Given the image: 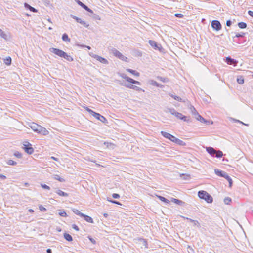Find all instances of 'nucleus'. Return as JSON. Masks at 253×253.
Instances as JSON below:
<instances>
[{
  "label": "nucleus",
  "mask_w": 253,
  "mask_h": 253,
  "mask_svg": "<svg viewBox=\"0 0 253 253\" xmlns=\"http://www.w3.org/2000/svg\"><path fill=\"white\" fill-rule=\"evenodd\" d=\"M28 126L34 132L42 134L44 135H46L49 133L48 131L45 128L34 122L29 123Z\"/></svg>",
  "instance_id": "obj_1"
},
{
  "label": "nucleus",
  "mask_w": 253,
  "mask_h": 253,
  "mask_svg": "<svg viewBox=\"0 0 253 253\" xmlns=\"http://www.w3.org/2000/svg\"><path fill=\"white\" fill-rule=\"evenodd\" d=\"M49 51L59 57L64 58L68 61H73V58L70 55L67 54L66 52L61 49L52 47L49 48Z\"/></svg>",
  "instance_id": "obj_2"
},
{
  "label": "nucleus",
  "mask_w": 253,
  "mask_h": 253,
  "mask_svg": "<svg viewBox=\"0 0 253 253\" xmlns=\"http://www.w3.org/2000/svg\"><path fill=\"white\" fill-rule=\"evenodd\" d=\"M198 196L200 199L205 200L208 203H211L213 201L212 196L205 191H199L198 192Z\"/></svg>",
  "instance_id": "obj_3"
},
{
  "label": "nucleus",
  "mask_w": 253,
  "mask_h": 253,
  "mask_svg": "<svg viewBox=\"0 0 253 253\" xmlns=\"http://www.w3.org/2000/svg\"><path fill=\"white\" fill-rule=\"evenodd\" d=\"M110 53L123 61H126L127 59V57L124 56L121 52H120L115 48L112 47L110 48Z\"/></svg>",
  "instance_id": "obj_4"
},
{
  "label": "nucleus",
  "mask_w": 253,
  "mask_h": 253,
  "mask_svg": "<svg viewBox=\"0 0 253 253\" xmlns=\"http://www.w3.org/2000/svg\"><path fill=\"white\" fill-rule=\"evenodd\" d=\"M168 111L169 113H170L172 115H174L177 118L183 120L185 122H188V120H187V116L183 115L181 113L177 112L173 108H169Z\"/></svg>",
  "instance_id": "obj_5"
},
{
  "label": "nucleus",
  "mask_w": 253,
  "mask_h": 253,
  "mask_svg": "<svg viewBox=\"0 0 253 253\" xmlns=\"http://www.w3.org/2000/svg\"><path fill=\"white\" fill-rule=\"evenodd\" d=\"M89 55L93 58L96 59L97 60L100 62L101 63L104 64H108V61L107 59L105 58L102 57L99 55L94 54L93 53H89Z\"/></svg>",
  "instance_id": "obj_6"
},
{
  "label": "nucleus",
  "mask_w": 253,
  "mask_h": 253,
  "mask_svg": "<svg viewBox=\"0 0 253 253\" xmlns=\"http://www.w3.org/2000/svg\"><path fill=\"white\" fill-rule=\"evenodd\" d=\"M148 42L150 45L154 48V49L162 51V50L163 49L162 47L160 44H158L155 41L153 40H149Z\"/></svg>",
  "instance_id": "obj_7"
},
{
  "label": "nucleus",
  "mask_w": 253,
  "mask_h": 253,
  "mask_svg": "<svg viewBox=\"0 0 253 253\" xmlns=\"http://www.w3.org/2000/svg\"><path fill=\"white\" fill-rule=\"evenodd\" d=\"M27 144H24L23 149L25 151L29 154H32L34 152V149L31 147V144L28 142H26Z\"/></svg>",
  "instance_id": "obj_8"
},
{
  "label": "nucleus",
  "mask_w": 253,
  "mask_h": 253,
  "mask_svg": "<svg viewBox=\"0 0 253 253\" xmlns=\"http://www.w3.org/2000/svg\"><path fill=\"white\" fill-rule=\"evenodd\" d=\"M120 84L121 85H124V86H126V87L130 88V89H134L136 91L144 92V90L142 89L141 88H140L138 86L131 84H124L123 83H120Z\"/></svg>",
  "instance_id": "obj_9"
},
{
  "label": "nucleus",
  "mask_w": 253,
  "mask_h": 253,
  "mask_svg": "<svg viewBox=\"0 0 253 253\" xmlns=\"http://www.w3.org/2000/svg\"><path fill=\"white\" fill-rule=\"evenodd\" d=\"M211 25L212 28L216 31H219L221 29V24L218 20H213L211 22Z\"/></svg>",
  "instance_id": "obj_10"
},
{
  "label": "nucleus",
  "mask_w": 253,
  "mask_h": 253,
  "mask_svg": "<svg viewBox=\"0 0 253 253\" xmlns=\"http://www.w3.org/2000/svg\"><path fill=\"white\" fill-rule=\"evenodd\" d=\"M161 133L165 138L170 140L173 142H174V139L176 138L174 136L164 131H161Z\"/></svg>",
  "instance_id": "obj_11"
},
{
  "label": "nucleus",
  "mask_w": 253,
  "mask_h": 253,
  "mask_svg": "<svg viewBox=\"0 0 253 253\" xmlns=\"http://www.w3.org/2000/svg\"><path fill=\"white\" fill-rule=\"evenodd\" d=\"M93 116L95 118H96L97 119H98V120H100L102 123H107V120H106V119L104 116H103L102 115H101V114H100L99 113L95 112L94 115H93Z\"/></svg>",
  "instance_id": "obj_12"
},
{
  "label": "nucleus",
  "mask_w": 253,
  "mask_h": 253,
  "mask_svg": "<svg viewBox=\"0 0 253 253\" xmlns=\"http://www.w3.org/2000/svg\"><path fill=\"white\" fill-rule=\"evenodd\" d=\"M75 1L77 2V3L81 6L82 8H83L84 9H85L87 12H89L90 13H92L93 11L92 10H91L90 8H89L86 5L84 4L83 2L80 1L79 0H75Z\"/></svg>",
  "instance_id": "obj_13"
},
{
  "label": "nucleus",
  "mask_w": 253,
  "mask_h": 253,
  "mask_svg": "<svg viewBox=\"0 0 253 253\" xmlns=\"http://www.w3.org/2000/svg\"><path fill=\"white\" fill-rule=\"evenodd\" d=\"M214 172L216 175L222 177H225V176H226V174H227L226 172L220 170L218 169H215Z\"/></svg>",
  "instance_id": "obj_14"
},
{
  "label": "nucleus",
  "mask_w": 253,
  "mask_h": 253,
  "mask_svg": "<svg viewBox=\"0 0 253 253\" xmlns=\"http://www.w3.org/2000/svg\"><path fill=\"white\" fill-rule=\"evenodd\" d=\"M206 150L209 154L212 156H214L215 153L216 152V150H215L213 148L211 147H207Z\"/></svg>",
  "instance_id": "obj_15"
},
{
  "label": "nucleus",
  "mask_w": 253,
  "mask_h": 253,
  "mask_svg": "<svg viewBox=\"0 0 253 253\" xmlns=\"http://www.w3.org/2000/svg\"><path fill=\"white\" fill-rule=\"evenodd\" d=\"M226 62L228 64L232 65L237 63V62L234 59L231 58L230 57H227L226 58Z\"/></svg>",
  "instance_id": "obj_16"
},
{
  "label": "nucleus",
  "mask_w": 253,
  "mask_h": 253,
  "mask_svg": "<svg viewBox=\"0 0 253 253\" xmlns=\"http://www.w3.org/2000/svg\"><path fill=\"white\" fill-rule=\"evenodd\" d=\"M82 217H83L84 218V219L87 222L91 223H93V219L91 217H90L88 215L83 214V216H82Z\"/></svg>",
  "instance_id": "obj_17"
},
{
  "label": "nucleus",
  "mask_w": 253,
  "mask_h": 253,
  "mask_svg": "<svg viewBox=\"0 0 253 253\" xmlns=\"http://www.w3.org/2000/svg\"><path fill=\"white\" fill-rule=\"evenodd\" d=\"M171 201L172 202H173V203H174L177 205H182L183 204H184L185 203L184 202H183L181 200H178V199H177L175 198H171Z\"/></svg>",
  "instance_id": "obj_18"
},
{
  "label": "nucleus",
  "mask_w": 253,
  "mask_h": 253,
  "mask_svg": "<svg viewBox=\"0 0 253 253\" xmlns=\"http://www.w3.org/2000/svg\"><path fill=\"white\" fill-rule=\"evenodd\" d=\"M24 6L26 8L29 9L31 11L33 12H37V10L35 8L31 6L29 4L27 3H24Z\"/></svg>",
  "instance_id": "obj_19"
},
{
  "label": "nucleus",
  "mask_w": 253,
  "mask_h": 253,
  "mask_svg": "<svg viewBox=\"0 0 253 253\" xmlns=\"http://www.w3.org/2000/svg\"><path fill=\"white\" fill-rule=\"evenodd\" d=\"M189 109L191 110V113H192V114H193L194 115H195V116H197V115L199 114V113L197 112V110H196V109L194 108V107L193 106H192V105L189 104Z\"/></svg>",
  "instance_id": "obj_20"
},
{
  "label": "nucleus",
  "mask_w": 253,
  "mask_h": 253,
  "mask_svg": "<svg viewBox=\"0 0 253 253\" xmlns=\"http://www.w3.org/2000/svg\"><path fill=\"white\" fill-rule=\"evenodd\" d=\"M56 192L61 196L68 197L69 194L67 193H65L60 189H57Z\"/></svg>",
  "instance_id": "obj_21"
},
{
  "label": "nucleus",
  "mask_w": 253,
  "mask_h": 253,
  "mask_svg": "<svg viewBox=\"0 0 253 253\" xmlns=\"http://www.w3.org/2000/svg\"><path fill=\"white\" fill-rule=\"evenodd\" d=\"M174 142L178 144L180 146H185L186 145V143L184 141L177 138H176L175 139H174Z\"/></svg>",
  "instance_id": "obj_22"
},
{
  "label": "nucleus",
  "mask_w": 253,
  "mask_h": 253,
  "mask_svg": "<svg viewBox=\"0 0 253 253\" xmlns=\"http://www.w3.org/2000/svg\"><path fill=\"white\" fill-rule=\"evenodd\" d=\"M169 95L172 97L173 99H174L175 100H177L179 102H185V100H182V98H181L180 97L178 96H176V95H175L174 94H169Z\"/></svg>",
  "instance_id": "obj_23"
},
{
  "label": "nucleus",
  "mask_w": 253,
  "mask_h": 253,
  "mask_svg": "<svg viewBox=\"0 0 253 253\" xmlns=\"http://www.w3.org/2000/svg\"><path fill=\"white\" fill-rule=\"evenodd\" d=\"M64 238L68 241H73V238L68 233H64Z\"/></svg>",
  "instance_id": "obj_24"
},
{
  "label": "nucleus",
  "mask_w": 253,
  "mask_h": 253,
  "mask_svg": "<svg viewBox=\"0 0 253 253\" xmlns=\"http://www.w3.org/2000/svg\"><path fill=\"white\" fill-rule=\"evenodd\" d=\"M126 70L127 72H128L131 73L132 74H133L136 76H139L140 75L139 73L136 72L135 70H133L131 69H127Z\"/></svg>",
  "instance_id": "obj_25"
},
{
  "label": "nucleus",
  "mask_w": 253,
  "mask_h": 253,
  "mask_svg": "<svg viewBox=\"0 0 253 253\" xmlns=\"http://www.w3.org/2000/svg\"><path fill=\"white\" fill-rule=\"evenodd\" d=\"M238 26L241 29H244L247 27V24L243 22H239L238 23Z\"/></svg>",
  "instance_id": "obj_26"
},
{
  "label": "nucleus",
  "mask_w": 253,
  "mask_h": 253,
  "mask_svg": "<svg viewBox=\"0 0 253 253\" xmlns=\"http://www.w3.org/2000/svg\"><path fill=\"white\" fill-rule=\"evenodd\" d=\"M197 120L200 121L201 122H205L206 120L203 118L199 114L195 116Z\"/></svg>",
  "instance_id": "obj_27"
},
{
  "label": "nucleus",
  "mask_w": 253,
  "mask_h": 253,
  "mask_svg": "<svg viewBox=\"0 0 253 253\" xmlns=\"http://www.w3.org/2000/svg\"><path fill=\"white\" fill-rule=\"evenodd\" d=\"M104 145L106 146L107 147L110 148V149H114L115 145L111 143L106 142H105L104 143Z\"/></svg>",
  "instance_id": "obj_28"
},
{
  "label": "nucleus",
  "mask_w": 253,
  "mask_h": 253,
  "mask_svg": "<svg viewBox=\"0 0 253 253\" xmlns=\"http://www.w3.org/2000/svg\"><path fill=\"white\" fill-rule=\"evenodd\" d=\"M62 39L64 41H68V42L70 41V39L68 37V35L66 33H64L63 34L62 37Z\"/></svg>",
  "instance_id": "obj_29"
},
{
  "label": "nucleus",
  "mask_w": 253,
  "mask_h": 253,
  "mask_svg": "<svg viewBox=\"0 0 253 253\" xmlns=\"http://www.w3.org/2000/svg\"><path fill=\"white\" fill-rule=\"evenodd\" d=\"M224 178L229 182V186L231 187L232 185V180L231 177L227 174Z\"/></svg>",
  "instance_id": "obj_30"
},
{
  "label": "nucleus",
  "mask_w": 253,
  "mask_h": 253,
  "mask_svg": "<svg viewBox=\"0 0 253 253\" xmlns=\"http://www.w3.org/2000/svg\"><path fill=\"white\" fill-rule=\"evenodd\" d=\"M120 76L123 78V79H125L126 81H127L128 82H130V80H131V78L128 77L125 74H121Z\"/></svg>",
  "instance_id": "obj_31"
},
{
  "label": "nucleus",
  "mask_w": 253,
  "mask_h": 253,
  "mask_svg": "<svg viewBox=\"0 0 253 253\" xmlns=\"http://www.w3.org/2000/svg\"><path fill=\"white\" fill-rule=\"evenodd\" d=\"M4 63L7 65H9L11 63V58L10 57H7L4 59Z\"/></svg>",
  "instance_id": "obj_32"
},
{
  "label": "nucleus",
  "mask_w": 253,
  "mask_h": 253,
  "mask_svg": "<svg viewBox=\"0 0 253 253\" xmlns=\"http://www.w3.org/2000/svg\"><path fill=\"white\" fill-rule=\"evenodd\" d=\"M158 197L161 201H163L166 203H169V200H168L167 199H166V198H165L164 197H163L162 196H158Z\"/></svg>",
  "instance_id": "obj_33"
},
{
  "label": "nucleus",
  "mask_w": 253,
  "mask_h": 253,
  "mask_svg": "<svg viewBox=\"0 0 253 253\" xmlns=\"http://www.w3.org/2000/svg\"><path fill=\"white\" fill-rule=\"evenodd\" d=\"M73 212L77 214V215H78L79 216H80L81 217H82V216H83V213L81 212L78 210L77 209H73Z\"/></svg>",
  "instance_id": "obj_34"
},
{
  "label": "nucleus",
  "mask_w": 253,
  "mask_h": 253,
  "mask_svg": "<svg viewBox=\"0 0 253 253\" xmlns=\"http://www.w3.org/2000/svg\"><path fill=\"white\" fill-rule=\"evenodd\" d=\"M237 81L238 83L240 84H244V78L242 76L238 77L237 79Z\"/></svg>",
  "instance_id": "obj_35"
},
{
  "label": "nucleus",
  "mask_w": 253,
  "mask_h": 253,
  "mask_svg": "<svg viewBox=\"0 0 253 253\" xmlns=\"http://www.w3.org/2000/svg\"><path fill=\"white\" fill-rule=\"evenodd\" d=\"M216 157L217 158H221L223 156V153L221 151L218 150L216 151V152L215 154Z\"/></svg>",
  "instance_id": "obj_36"
},
{
  "label": "nucleus",
  "mask_w": 253,
  "mask_h": 253,
  "mask_svg": "<svg viewBox=\"0 0 253 253\" xmlns=\"http://www.w3.org/2000/svg\"><path fill=\"white\" fill-rule=\"evenodd\" d=\"M54 179H55L56 180H57L60 182L65 181V180L63 178H61L58 175L56 174L54 175Z\"/></svg>",
  "instance_id": "obj_37"
},
{
  "label": "nucleus",
  "mask_w": 253,
  "mask_h": 253,
  "mask_svg": "<svg viewBox=\"0 0 253 253\" xmlns=\"http://www.w3.org/2000/svg\"><path fill=\"white\" fill-rule=\"evenodd\" d=\"M7 164L9 165L15 166L17 164V163L13 160H9L7 161Z\"/></svg>",
  "instance_id": "obj_38"
},
{
  "label": "nucleus",
  "mask_w": 253,
  "mask_h": 253,
  "mask_svg": "<svg viewBox=\"0 0 253 253\" xmlns=\"http://www.w3.org/2000/svg\"><path fill=\"white\" fill-rule=\"evenodd\" d=\"M0 35L3 38L6 39L7 38V35L0 28Z\"/></svg>",
  "instance_id": "obj_39"
},
{
  "label": "nucleus",
  "mask_w": 253,
  "mask_h": 253,
  "mask_svg": "<svg viewBox=\"0 0 253 253\" xmlns=\"http://www.w3.org/2000/svg\"><path fill=\"white\" fill-rule=\"evenodd\" d=\"M129 83H130L131 84H138V85H140L141 84V83L140 82L136 81V80H133L132 78L130 80V82Z\"/></svg>",
  "instance_id": "obj_40"
},
{
  "label": "nucleus",
  "mask_w": 253,
  "mask_h": 253,
  "mask_svg": "<svg viewBox=\"0 0 253 253\" xmlns=\"http://www.w3.org/2000/svg\"><path fill=\"white\" fill-rule=\"evenodd\" d=\"M85 109L86 111H87L89 114H90L92 116L94 115V114L95 113V112H94L93 110H92L91 109H89L87 107H86L85 108Z\"/></svg>",
  "instance_id": "obj_41"
},
{
  "label": "nucleus",
  "mask_w": 253,
  "mask_h": 253,
  "mask_svg": "<svg viewBox=\"0 0 253 253\" xmlns=\"http://www.w3.org/2000/svg\"><path fill=\"white\" fill-rule=\"evenodd\" d=\"M151 84L153 85H154V86H157V87H159L160 86V84L159 83H158L156 81H154V80H151Z\"/></svg>",
  "instance_id": "obj_42"
},
{
  "label": "nucleus",
  "mask_w": 253,
  "mask_h": 253,
  "mask_svg": "<svg viewBox=\"0 0 253 253\" xmlns=\"http://www.w3.org/2000/svg\"><path fill=\"white\" fill-rule=\"evenodd\" d=\"M14 155L18 158H21L22 157V154L21 153L17 151L14 153Z\"/></svg>",
  "instance_id": "obj_43"
},
{
  "label": "nucleus",
  "mask_w": 253,
  "mask_h": 253,
  "mask_svg": "<svg viewBox=\"0 0 253 253\" xmlns=\"http://www.w3.org/2000/svg\"><path fill=\"white\" fill-rule=\"evenodd\" d=\"M41 187L44 189H46V190H50V188L49 186H48V185L45 184H41Z\"/></svg>",
  "instance_id": "obj_44"
},
{
  "label": "nucleus",
  "mask_w": 253,
  "mask_h": 253,
  "mask_svg": "<svg viewBox=\"0 0 253 253\" xmlns=\"http://www.w3.org/2000/svg\"><path fill=\"white\" fill-rule=\"evenodd\" d=\"M245 35V33L241 32V33L236 34L235 35V37H237V38L243 37H244Z\"/></svg>",
  "instance_id": "obj_45"
},
{
  "label": "nucleus",
  "mask_w": 253,
  "mask_h": 253,
  "mask_svg": "<svg viewBox=\"0 0 253 253\" xmlns=\"http://www.w3.org/2000/svg\"><path fill=\"white\" fill-rule=\"evenodd\" d=\"M224 203L226 204H229V203L231 201V199L230 198H225L224 200Z\"/></svg>",
  "instance_id": "obj_46"
},
{
  "label": "nucleus",
  "mask_w": 253,
  "mask_h": 253,
  "mask_svg": "<svg viewBox=\"0 0 253 253\" xmlns=\"http://www.w3.org/2000/svg\"><path fill=\"white\" fill-rule=\"evenodd\" d=\"M80 24L84 25L85 27H88L89 26V24L85 22L84 21L82 20V21L80 22Z\"/></svg>",
  "instance_id": "obj_47"
},
{
  "label": "nucleus",
  "mask_w": 253,
  "mask_h": 253,
  "mask_svg": "<svg viewBox=\"0 0 253 253\" xmlns=\"http://www.w3.org/2000/svg\"><path fill=\"white\" fill-rule=\"evenodd\" d=\"M193 223L194 226H196L198 228L200 227V224L197 220H194Z\"/></svg>",
  "instance_id": "obj_48"
},
{
  "label": "nucleus",
  "mask_w": 253,
  "mask_h": 253,
  "mask_svg": "<svg viewBox=\"0 0 253 253\" xmlns=\"http://www.w3.org/2000/svg\"><path fill=\"white\" fill-rule=\"evenodd\" d=\"M39 210L42 211H46V209L45 208L43 207L42 205L39 206Z\"/></svg>",
  "instance_id": "obj_49"
},
{
  "label": "nucleus",
  "mask_w": 253,
  "mask_h": 253,
  "mask_svg": "<svg viewBox=\"0 0 253 253\" xmlns=\"http://www.w3.org/2000/svg\"><path fill=\"white\" fill-rule=\"evenodd\" d=\"M59 214L62 217H66L67 216L66 213L64 211L60 212Z\"/></svg>",
  "instance_id": "obj_50"
},
{
  "label": "nucleus",
  "mask_w": 253,
  "mask_h": 253,
  "mask_svg": "<svg viewBox=\"0 0 253 253\" xmlns=\"http://www.w3.org/2000/svg\"><path fill=\"white\" fill-rule=\"evenodd\" d=\"M112 197L115 199H118L120 198V195L118 194L117 193H114L112 195Z\"/></svg>",
  "instance_id": "obj_51"
},
{
  "label": "nucleus",
  "mask_w": 253,
  "mask_h": 253,
  "mask_svg": "<svg viewBox=\"0 0 253 253\" xmlns=\"http://www.w3.org/2000/svg\"><path fill=\"white\" fill-rule=\"evenodd\" d=\"M88 239L90 241V242L91 243H92L93 244H96V241H95V240L93 238H92L91 237H88Z\"/></svg>",
  "instance_id": "obj_52"
},
{
  "label": "nucleus",
  "mask_w": 253,
  "mask_h": 253,
  "mask_svg": "<svg viewBox=\"0 0 253 253\" xmlns=\"http://www.w3.org/2000/svg\"><path fill=\"white\" fill-rule=\"evenodd\" d=\"M72 228L76 231H79V228L76 224H73Z\"/></svg>",
  "instance_id": "obj_53"
},
{
  "label": "nucleus",
  "mask_w": 253,
  "mask_h": 253,
  "mask_svg": "<svg viewBox=\"0 0 253 253\" xmlns=\"http://www.w3.org/2000/svg\"><path fill=\"white\" fill-rule=\"evenodd\" d=\"M226 26H230L232 24V22L231 20H228L226 21Z\"/></svg>",
  "instance_id": "obj_54"
},
{
  "label": "nucleus",
  "mask_w": 253,
  "mask_h": 253,
  "mask_svg": "<svg viewBox=\"0 0 253 253\" xmlns=\"http://www.w3.org/2000/svg\"><path fill=\"white\" fill-rule=\"evenodd\" d=\"M175 16L176 17H178V18H182L183 17V15L182 14H180V13H176L175 14Z\"/></svg>",
  "instance_id": "obj_55"
},
{
  "label": "nucleus",
  "mask_w": 253,
  "mask_h": 253,
  "mask_svg": "<svg viewBox=\"0 0 253 253\" xmlns=\"http://www.w3.org/2000/svg\"><path fill=\"white\" fill-rule=\"evenodd\" d=\"M78 46H80V47H86L88 49L90 50L91 49V47L89 46H86V45H78Z\"/></svg>",
  "instance_id": "obj_56"
},
{
  "label": "nucleus",
  "mask_w": 253,
  "mask_h": 253,
  "mask_svg": "<svg viewBox=\"0 0 253 253\" xmlns=\"http://www.w3.org/2000/svg\"><path fill=\"white\" fill-rule=\"evenodd\" d=\"M110 202H111L112 203H114V204H117V205H122L120 202H118L117 201H115V200L110 201Z\"/></svg>",
  "instance_id": "obj_57"
},
{
  "label": "nucleus",
  "mask_w": 253,
  "mask_h": 253,
  "mask_svg": "<svg viewBox=\"0 0 253 253\" xmlns=\"http://www.w3.org/2000/svg\"><path fill=\"white\" fill-rule=\"evenodd\" d=\"M182 218H183L184 219H187V220H189L190 222H192V223H193V222H194V220H193V219H191V218H188V217H184V216H182Z\"/></svg>",
  "instance_id": "obj_58"
},
{
  "label": "nucleus",
  "mask_w": 253,
  "mask_h": 253,
  "mask_svg": "<svg viewBox=\"0 0 253 253\" xmlns=\"http://www.w3.org/2000/svg\"><path fill=\"white\" fill-rule=\"evenodd\" d=\"M0 178L2 180H4L6 178V177L2 174H0Z\"/></svg>",
  "instance_id": "obj_59"
},
{
  "label": "nucleus",
  "mask_w": 253,
  "mask_h": 253,
  "mask_svg": "<svg viewBox=\"0 0 253 253\" xmlns=\"http://www.w3.org/2000/svg\"><path fill=\"white\" fill-rule=\"evenodd\" d=\"M70 16L73 18V19H75L76 21L77 22L79 18L76 16H74L73 15H71Z\"/></svg>",
  "instance_id": "obj_60"
},
{
  "label": "nucleus",
  "mask_w": 253,
  "mask_h": 253,
  "mask_svg": "<svg viewBox=\"0 0 253 253\" xmlns=\"http://www.w3.org/2000/svg\"><path fill=\"white\" fill-rule=\"evenodd\" d=\"M230 119L231 120L234 121V122H238V123H239V122H240V120L236 119H234V118H230Z\"/></svg>",
  "instance_id": "obj_61"
},
{
  "label": "nucleus",
  "mask_w": 253,
  "mask_h": 253,
  "mask_svg": "<svg viewBox=\"0 0 253 253\" xmlns=\"http://www.w3.org/2000/svg\"><path fill=\"white\" fill-rule=\"evenodd\" d=\"M248 13L250 16L253 17V11H248Z\"/></svg>",
  "instance_id": "obj_62"
},
{
  "label": "nucleus",
  "mask_w": 253,
  "mask_h": 253,
  "mask_svg": "<svg viewBox=\"0 0 253 253\" xmlns=\"http://www.w3.org/2000/svg\"><path fill=\"white\" fill-rule=\"evenodd\" d=\"M158 78L161 81H163V82H165V80L166 79L165 78H164L162 77H158Z\"/></svg>",
  "instance_id": "obj_63"
},
{
  "label": "nucleus",
  "mask_w": 253,
  "mask_h": 253,
  "mask_svg": "<svg viewBox=\"0 0 253 253\" xmlns=\"http://www.w3.org/2000/svg\"><path fill=\"white\" fill-rule=\"evenodd\" d=\"M47 253H52V250L51 249H47L46 250Z\"/></svg>",
  "instance_id": "obj_64"
}]
</instances>
